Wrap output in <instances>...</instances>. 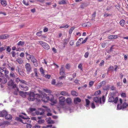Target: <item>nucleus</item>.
Returning <instances> with one entry per match:
<instances>
[{
    "instance_id": "42",
    "label": "nucleus",
    "mask_w": 128,
    "mask_h": 128,
    "mask_svg": "<svg viewBox=\"0 0 128 128\" xmlns=\"http://www.w3.org/2000/svg\"><path fill=\"white\" fill-rule=\"evenodd\" d=\"M10 76L11 77L14 78L15 77V75L12 72H11L10 74Z\"/></svg>"
},
{
    "instance_id": "56",
    "label": "nucleus",
    "mask_w": 128,
    "mask_h": 128,
    "mask_svg": "<svg viewBox=\"0 0 128 128\" xmlns=\"http://www.w3.org/2000/svg\"><path fill=\"white\" fill-rule=\"evenodd\" d=\"M86 23L87 27H89L91 26V24L90 22H88Z\"/></svg>"
},
{
    "instance_id": "52",
    "label": "nucleus",
    "mask_w": 128,
    "mask_h": 128,
    "mask_svg": "<svg viewBox=\"0 0 128 128\" xmlns=\"http://www.w3.org/2000/svg\"><path fill=\"white\" fill-rule=\"evenodd\" d=\"M121 96L123 98H125L126 96V94L124 93H122L121 94Z\"/></svg>"
},
{
    "instance_id": "38",
    "label": "nucleus",
    "mask_w": 128,
    "mask_h": 128,
    "mask_svg": "<svg viewBox=\"0 0 128 128\" xmlns=\"http://www.w3.org/2000/svg\"><path fill=\"white\" fill-rule=\"evenodd\" d=\"M101 94V91L100 90H98L94 94L95 96H97L100 94Z\"/></svg>"
},
{
    "instance_id": "7",
    "label": "nucleus",
    "mask_w": 128,
    "mask_h": 128,
    "mask_svg": "<svg viewBox=\"0 0 128 128\" xmlns=\"http://www.w3.org/2000/svg\"><path fill=\"white\" fill-rule=\"evenodd\" d=\"M49 99L50 100L52 103V104H56L57 102V100L56 99H54V97L53 95L50 94L49 95Z\"/></svg>"
},
{
    "instance_id": "2",
    "label": "nucleus",
    "mask_w": 128,
    "mask_h": 128,
    "mask_svg": "<svg viewBox=\"0 0 128 128\" xmlns=\"http://www.w3.org/2000/svg\"><path fill=\"white\" fill-rule=\"evenodd\" d=\"M36 95L38 96V99L42 100L43 101L45 102H46L49 99V96L47 95L45 93H43L40 95V94H37Z\"/></svg>"
},
{
    "instance_id": "29",
    "label": "nucleus",
    "mask_w": 128,
    "mask_h": 128,
    "mask_svg": "<svg viewBox=\"0 0 128 128\" xmlns=\"http://www.w3.org/2000/svg\"><path fill=\"white\" fill-rule=\"evenodd\" d=\"M75 27L74 26H72L71 27L69 30V34H71L73 30L74 29Z\"/></svg>"
},
{
    "instance_id": "26",
    "label": "nucleus",
    "mask_w": 128,
    "mask_h": 128,
    "mask_svg": "<svg viewBox=\"0 0 128 128\" xmlns=\"http://www.w3.org/2000/svg\"><path fill=\"white\" fill-rule=\"evenodd\" d=\"M14 83L12 80H10L8 83V85L9 86H12L14 85Z\"/></svg>"
},
{
    "instance_id": "63",
    "label": "nucleus",
    "mask_w": 128,
    "mask_h": 128,
    "mask_svg": "<svg viewBox=\"0 0 128 128\" xmlns=\"http://www.w3.org/2000/svg\"><path fill=\"white\" fill-rule=\"evenodd\" d=\"M28 88L27 86H25L24 88H22V90L25 91H26L28 90Z\"/></svg>"
},
{
    "instance_id": "58",
    "label": "nucleus",
    "mask_w": 128,
    "mask_h": 128,
    "mask_svg": "<svg viewBox=\"0 0 128 128\" xmlns=\"http://www.w3.org/2000/svg\"><path fill=\"white\" fill-rule=\"evenodd\" d=\"M117 86L118 87H119L120 88H121L122 85L121 84L120 82H118L117 83Z\"/></svg>"
},
{
    "instance_id": "47",
    "label": "nucleus",
    "mask_w": 128,
    "mask_h": 128,
    "mask_svg": "<svg viewBox=\"0 0 128 128\" xmlns=\"http://www.w3.org/2000/svg\"><path fill=\"white\" fill-rule=\"evenodd\" d=\"M114 68V67L112 66H110L108 69V70L110 71H112Z\"/></svg>"
},
{
    "instance_id": "12",
    "label": "nucleus",
    "mask_w": 128,
    "mask_h": 128,
    "mask_svg": "<svg viewBox=\"0 0 128 128\" xmlns=\"http://www.w3.org/2000/svg\"><path fill=\"white\" fill-rule=\"evenodd\" d=\"M9 37V35L7 34H2L0 35V40L6 39Z\"/></svg>"
},
{
    "instance_id": "51",
    "label": "nucleus",
    "mask_w": 128,
    "mask_h": 128,
    "mask_svg": "<svg viewBox=\"0 0 128 128\" xmlns=\"http://www.w3.org/2000/svg\"><path fill=\"white\" fill-rule=\"evenodd\" d=\"M112 15V14H105L104 15V17H106L108 16H111Z\"/></svg>"
},
{
    "instance_id": "20",
    "label": "nucleus",
    "mask_w": 128,
    "mask_h": 128,
    "mask_svg": "<svg viewBox=\"0 0 128 128\" xmlns=\"http://www.w3.org/2000/svg\"><path fill=\"white\" fill-rule=\"evenodd\" d=\"M66 102L68 104H70L72 102V99L70 98H67L66 100Z\"/></svg>"
},
{
    "instance_id": "4",
    "label": "nucleus",
    "mask_w": 128,
    "mask_h": 128,
    "mask_svg": "<svg viewBox=\"0 0 128 128\" xmlns=\"http://www.w3.org/2000/svg\"><path fill=\"white\" fill-rule=\"evenodd\" d=\"M40 45H41L46 50H48L50 48V47L48 44L42 41L38 42Z\"/></svg>"
},
{
    "instance_id": "49",
    "label": "nucleus",
    "mask_w": 128,
    "mask_h": 128,
    "mask_svg": "<svg viewBox=\"0 0 128 128\" xmlns=\"http://www.w3.org/2000/svg\"><path fill=\"white\" fill-rule=\"evenodd\" d=\"M43 76L45 77L46 78H48V79L50 78V76L48 74L46 75L44 74L43 75Z\"/></svg>"
},
{
    "instance_id": "5",
    "label": "nucleus",
    "mask_w": 128,
    "mask_h": 128,
    "mask_svg": "<svg viewBox=\"0 0 128 128\" xmlns=\"http://www.w3.org/2000/svg\"><path fill=\"white\" fill-rule=\"evenodd\" d=\"M118 100V98L116 97L114 98V96H111L108 99V101L109 102H114L115 104L117 103Z\"/></svg>"
},
{
    "instance_id": "6",
    "label": "nucleus",
    "mask_w": 128,
    "mask_h": 128,
    "mask_svg": "<svg viewBox=\"0 0 128 128\" xmlns=\"http://www.w3.org/2000/svg\"><path fill=\"white\" fill-rule=\"evenodd\" d=\"M25 68L28 74H29L32 71L31 66L29 63H26V64L25 65Z\"/></svg>"
},
{
    "instance_id": "45",
    "label": "nucleus",
    "mask_w": 128,
    "mask_h": 128,
    "mask_svg": "<svg viewBox=\"0 0 128 128\" xmlns=\"http://www.w3.org/2000/svg\"><path fill=\"white\" fill-rule=\"evenodd\" d=\"M29 110L30 112H31L35 111L36 109L35 108H30L29 109Z\"/></svg>"
},
{
    "instance_id": "37",
    "label": "nucleus",
    "mask_w": 128,
    "mask_h": 128,
    "mask_svg": "<svg viewBox=\"0 0 128 128\" xmlns=\"http://www.w3.org/2000/svg\"><path fill=\"white\" fill-rule=\"evenodd\" d=\"M66 2L65 0H62L60 1L59 2V4H66Z\"/></svg>"
},
{
    "instance_id": "14",
    "label": "nucleus",
    "mask_w": 128,
    "mask_h": 128,
    "mask_svg": "<svg viewBox=\"0 0 128 128\" xmlns=\"http://www.w3.org/2000/svg\"><path fill=\"white\" fill-rule=\"evenodd\" d=\"M81 101V100L79 98H75L74 100V103L75 104H77L78 102H80Z\"/></svg>"
},
{
    "instance_id": "3",
    "label": "nucleus",
    "mask_w": 128,
    "mask_h": 128,
    "mask_svg": "<svg viewBox=\"0 0 128 128\" xmlns=\"http://www.w3.org/2000/svg\"><path fill=\"white\" fill-rule=\"evenodd\" d=\"M93 100L96 103H98L99 102L100 104H104L105 101L106 99L104 96H102V98L101 97L99 98V97L96 96L94 97L93 98Z\"/></svg>"
},
{
    "instance_id": "13",
    "label": "nucleus",
    "mask_w": 128,
    "mask_h": 128,
    "mask_svg": "<svg viewBox=\"0 0 128 128\" xmlns=\"http://www.w3.org/2000/svg\"><path fill=\"white\" fill-rule=\"evenodd\" d=\"M5 116V118L6 119L8 120H12V117L10 114H8L7 113Z\"/></svg>"
},
{
    "instance_id": "41",
    "label": "nucleus",
    "mask_w": 128,
    "mask_h": 128,
    "mask_svg": "<svg viewBox=\"0 0 128 128\" xmlns=\"http://www.w3.org/2000/svg\"><path fill=\"white\" fill-rule=\"evenodd\" d=\"M20 82L22 84H24L26 85H28L27 82L24 80H20Z\"/></svg>"
},
{
    "instance_id": "8",
    "label": "nucleus",
    "mask_w": 128,
    "mask_h": 128,
    "mask_svg": "<svg viewBox=\"0 0 128 128\" xmlns=\"http://www.w3.org/2000/svg\"><path fill=\"white\" fill-rule=\"evenodd\" d=\"M60 104L61 105L63 106L65 104V98L63 96H62L59 98Z\"/></svg>"
},
{
    "instance_id": "23",
    "label": "nucleus",
    "mask_w": 128,
    "mask_h": 128,
    "mask_svg": "<svg viewBox=\"0 0 128 128\" xmlns=\"http://www.w3.org/2000/svg\"><path fill=\"white\" fill-rule=\"evenodd\" d=\"M16 61L20 64H22L23 62V60L21 58H19L16 60Z\"/></svg>"
},
{
    "instance_id": "50",
    "label": "nucleus",
    "mask_w": 128,
    "mask_h": 128,
    "mask_svg": "<svg viewBox=\"0 0 128 128\" xmlns=\"http://www.w3.org/2000/svg\"><path fill=\"white\" fill-rule=\"evenodd\" d=\"M47 121L48 124H54V122L53 120H47Z\"/></svg>"
},
{
    "instance_id": "59",
    "label": "nucleus",
    "mask_w": 128,
    "mask_h": 128,
    "mask_svg": "<svg viewBox=\"0 0 128 128\" xmlns=\"http://www.w3.org/2000/svg\"><path fill=\"white\" fill-rule=\"evenodd\" d=\"M96 12H94L92 14V19L93 20L94 19V18L96 16Z\"/></svg>"
},
{
    "instance_id": "16",
    "label": "nucleus",
    "mask_w": 128,
    "mask_h": 128,
    "mask_svg": "<svg viewBox=\"0 0 128 128\" xmlns=\"http://www.w3.org/2000/svg\"><path fill=\"white\" fill-rule=\"evenodd\" d=\"M42 117H38V118L39 120L38 121V123L39 124H42L44 123V120H42Z\"/></svg>"
},
{
    "instance_id": "62",
    "label": "nucleus",
    "mask_w": 128,
    "mask_h": 128,
    "mask_svg": "<svg viewBox=\"0 0 128 128\" xmlns=\"http://www.w3.org/2000/svg\"><path fill=\"white\" fill-rule=\"evenodd\" d=\"M5 49V47H0V52H2Z\"/></svg>"
},
{
    "instance_id": "61",
    "label": "nucleus",
    "mask_w": 128,
    "mask_h": 128,
    "mask_svg": "<svg viewBox=\"0 0 128 128\" xmlns=\"http://www.w3.org/2000/svg\"><path fill=\"white\" fill-rule=\"evenodd\" d=\"M88 38V37H87L84 40H83L82 42V44H84L86 42V41L87 40Z\"/></svg>"
},
{
    "instance_id": "24",
    "label": "nucleus",
    "mask_w": 128,
    "mask_h": 128,
    "mask_svg": "<svg viewBox=\"0 0 128 128\" xmlns=\"http://www.w3.org/2000/svg\"><path fill=\"white\" fill-rule=\"evenodd\" d=\"M26 59L28 60H29L30 59H31L32 58V56H31L30 55L28 54L27 52L26 53Z\"/></svg>"
},
{
    "instance_id": "33",
    "label": "nucleus",
    "mask_w": 128,
    "mask_h": 128,
    "mask_svg": "<svg viewBox=\"0 0 128 128\" xmlns=\"http://www.w3.org/2000/svg\"><path fill=\"white\" fill-rule=\"evenodd\" d=\"M16 119L18 120L19 121H20L23 124H27V123L26 122H24L20 118L18 117L16 118Z\"/></svg>"
},
{
    "instance_id": "40",
    "label": "nucleus",
    "mask_w": 128,
    "mask_h": 128,
    "mask_svg": "<svg viewBox=\"0 0 128 128\" xmlns=\"http://www.w3.org/2000/svg\"><path fill=\"white\" fill-rule=\"evenodd\" d=\"M0 71L2 72H3L4 71L6 70V68L5 67H0Z\"/></svg>"
},
{
    "instance_id": "1",
    "label": "nucleus",
    "mask_w": 128,
    "mask_h": 128,
    "mask_svg": "<svg viewBox=\"0 0 128 128\" xmlns=\"http://www.w3.org/2000/svg\"><path fill=\"white\" fill-rule=\"evenodd\" d=\"M36 94H35L33 92H28V99L30 101H34L36 99L37 102H40V99H38V96Z\"/></svg>"
},
{
    "instance_id": "44",
    "label": "nucleus",
    "mask_w": 128,
    "mask_h": 128,
    "mask_svg": "<svg viewBox=\"0 0 128 128\" xmlns=\"http://www.w3.org/2000/svg\"><path fill=\"white\" fill-rule=\"evenodd\" d=\"M44 91L45 92L48 93H50L51 92V90H49L47 89H44Z\"/></svg>"
},
{
    "instance_id": "11",
    "label": "nucleus",
    "mask_w": 128,
    "mask_h": 128,
    "mask_svg": "<svg viewBox=\"0 0 128 128\" xmlns=\"http://www.w3.org/2000/svg\"><path fill=\"white\" fill-rule=\"evenodd\" d=\"M68 42V41L67 39H65L64 41L63 45L61 47V49H63L64 48L66 45L67 44Z\"/></svg>"
},
{
    "instance_id": "18",
    "label": "nucleus",
    "mask_w": 128,
    "mask_h": 128,
    "mask_svg": "<svg viewBox=\"0 0 128 128\" xmlns=\"http://www.w3.org/2000/svg\"><path fill=\"white\" fill-rule=\"evenodd\" d=\"M7 114V112L5 111L0 112V117H3Z\"/></svg>"
},
{
    "instance_id": "64",
    "label": "nucleus",
    "mask_w": 128,
    "mask_h": 128,
    "mask_svg": "<svg viewBox=\"0 0 128 128\" xmlns=\"http://www.w3.org/2000/svg\"><path fill=\"white\" fill-rule=\"evenodd\" d=\"M32 126L31 124H27L26 125V128H31Z\"/></svg>"
},
{
    "instance_id": "31",
    "label": "nucleus",
    "mask_w": 128,
    "mask_h": 128,
    "mask_svg": "<svg viewBox=\"0 0 128 128\" xmlns=\"http://www.w3.org/2000/svg\"><path fill=\"white\" fill-rule=\"evenodd\" d=\"M44 110H42V112H40L37 111L36 112V114H40V115H42L44 114Z\"/></svg>"
},
{
    "instance_id": "43",
    "label": "nucleus",
    "mask_w": 128,
    "mask_h": 128,
    "mask_svg": "<svg viewBox=\"0 0 128 128\" xmlns=\"http://www.w3.org/2000/svg\"><path fill=\"white\" fill-rule=\"evenodd\" d=\"M40 72L42 74H43V75L44 74V71L43 70V68L42 67H41L40 69Z\"/></svg>"
},
{
    "instance_id": "21",
    "label": "nucleus",
    "mask_w": 128,
    "mask_h": 128,
    "mask_svg": "<svg viewBox=\"0 0 128 128\" xmlns=\"http://www.w3.org/2000/svg\"><path fill=\"white\" fill-rule=\"evenodd\" d=\"M60 94L63 96H69L68 92L66 91H62L61 92Z\"/></svg>"
},
{
    "instance_id": "35",
    "label": "nucleus",
    "mask_w": 128,
    "mask_h": 128,
    "mask_svg": "<svg viewBox=\"0 0 128 128\" xmlns=\"http://www.w3.org/2000/svg\"><path fill=\"white\" fill-rule=\"evenodd\" d=\"M86 107H88V106L89 105V104H90V101L88 100V99H86Z\"/></svg>"
},
{
    "instance_id": "17",
    "label": "nucleus",
    "mask_w": 128,
    "mask_h": 128,
    "mask_svg": "<svg viewBox=\"0 0 128 128\" xmlns=\"http://www.w3.org/2000/svg\"><path fill=\"white\" fill-rule=\"evenodd\" d=\"M83 39L82 38H81L78 40L76 43V46H78L82 44V41L83 40Z\"/></svg>"
},
{
    "instance_id": "25",
    "label": "nucleus",
    "mask_w": 128,
    "mask_h": 128,
    "mask_svg": "<svg viewBox=\"0 0 128 128\" xmlns=\"http://www.w3.org/2000/svg\"><path fill=\"white\" fill-rule=\"evenodd\" d=\"M0 3L2 6H6L7 5L6 1L5 0H2Z\"/></svg>"
},
{
    "instance_id": "55",
    "label": "nucleus",
    "mask_w": 128,
    "mask_h": 128,
    "mask_svg": "<svg viewBox=\"0 0 128 128\" xmlns=\"http://www.w3.org/2000/svg\"><path fill=\"white\" fill-rule=\"evenodd\" d=\"M11 54L13 57H14L16 55L15 52L14 51H12L11 52Z\"/></svg>"
},
{
    "instance_id": "39",
    "label": "nucleus",
    "mask_w": 128,
    "mask_h": 128,
    "mask_svg": "<svg viewBox=\"0 0 128 128\" xmlns=\"http://www.w3.org/2000/svg\"><path fill=\"white\" fill-rule=\"evenodd\" d=\"M42 31L38 32L36 33V35L38 36H40L42 35Z\"/></svg>"
},
{
    "instance_id": "46",
    "label": "nucleus",
    "mask_w": 128,
    "mask_h": 128,
    "mask_svg": "<svg viewBox=\"0 0 128 128\" xmlns=\"http://www.w3.org/2000/svg\"><path fill=\"white\" fill-rule=\"evenodd\" d=\"M69 27V26H68V24H66L64 26H61L60 27V28H68Z\"/></svg>"
},
{
    "instance_id": "48",
    "label": "nucleus",
    "mask_w": 128,
    "mask_h": 128,
    "mask_svg": "<svg viewBox=\"0 0 128 128\" xmlns=\"http://www.w3.org/2000/svg\"><path fill=\"white\" fill-rule=\"evenodd\" d=\"M78 68L80 69L81 70H82V64H79L78 66Z\"/></svg>"
},
{
    "instance_id": "19",
    "label": "nucleus",
    "mask_w": 128,
    "mask_h": 128,
    "mask_svg": "<svg viewBox=\"0 0 128 128\" xmlns=\"http://www.w3.org/2000/svg\"><path fill=\"white\" fill-rule=\"evenodd\" d=\"M27 92H22L20 93V95L22 97L24 98L26 96V94Z\"/></svg>"
},
{
    "instance_id": "30",
    "label": "nucleus",
    "mask_w": 128,
    "mask_h": 128,
    "mask_svg": "<svg viewBox=\"0 0 128 128\" xmlns=\"http://www.w3.org/2000/svg\"><path fill=\"white\" fill-rule=\"evenodd\" d=\"M125 22V20L122 19L120 20V25L122 26H124Z\"/></svg>"
},
{
    "instance_id": "34",
    "label": "nucleus",
    "mask_w": 128,
    "mask_h": 128,
    "mask_svg": "<svg viewBox=\"0 0 128 128\" xmlns=\"http://www.w3.org/2000/svg\"><path fill=\"white\" fill-rule=\"evenodd\" d=\"M87 5L86 4H82L80 6V7L82 8H84L87 6Z\"/></svg>"
},
{
    "instance_id": "22",
    "label": "nucleus",
    "mask_w": 128,
    "mask_h": 128,
    "mask_svg": "<svg viewBox=\"0 0 128 128\" xmlns=\"http://www.w3.org/2000/svg\"><path fill=\"white\" fill-rule=\"evenodd\" d=\"M71 94L73 96H77L78 94L74 90H72L71 91Z\"/></svg>"
},
{
    "instance_id": "53",
    "label": "nucleus",
    "mask_w": 128,
    "mask_h": 128,
    "mask_svg": "<svg viewBox=\"0 0 128 128\" xmlns=\"http://www.w3.org/2000/svg\"><path fill=\"white\" fill-rule=\"evenodd\" d=\"M88 55H89L88 52H87L85 53V54L84 55V56L85 58H88Z\"/></svg>"
},
{
    "instance_id": "9",
    "label": "nucleus",
    "mask_w": 128,
    "mask_h": 128,
    "mask_svg": "<svg viewBox=\"0 0 128 128\" xmlns=\"http://www.w3.org/2000/svg\"><path fill=\"white\" fill-rule=\"evenodd\" d=\"M30 60L31 62H33L35 66L36 67L38 66V63L37 60L35 58L34 56H32V58Z\"/></svg>"
},
{
    "instance_id": "32",
    "label": "nucleus",
    "mask_w": 128,
    "mask_h": 128,
    "mask_svg": "<svg viewBox=\"0 0 128 128\" xmlns=\"http://www.w3.org/2000/svg\"><path fill=\"white\" fill-rule=\"evenodd\" d=\"M94 83V81H90L89 83V87L90 88L92 87Z\"/></svg>"
},
{
    "instance_id": "10",
    "label": "nucleus",
    "mask_w": 128,
    "mask_h": 128,
    "mask_svg": "<svg viewBox=\"0 0 128 128\" xmlns=\"http://www.w3.org/2000/svg\"><path fill=\"white\" fill-rule=\"evenodd\" d=\"M64 66L63 65H62L61 67V68L60 70V74L61 76H65V70L64 68Z\"/></svg>"
},
{
    "instance_id": "36",
    "label": "nucleus",
    "mask_w": 128,
    "mask_h": 128,
    "mask_svg": "<svg viewBox=\"0 0 128 128\" xmlns=\"http://www.w3.org/2000/svg\"><path fill=\"white\" fill-rule=\"evenodd\" d=\"M20 117L24 119H26L29 118V117L28 116H23L22 115H20Z\"/></svg>"
},
{
    "instance_id": "27",
    "label": "nucleus",
    "mask_w": 128,
    "mask_h": 128,
    "mask_svg": "<svg viewBox=\"0 0 128 128\" xmlns=\"http://www.w3.org/2000/svg\"><path fill=\"white\" fill-rule=\"evenodd\" d=\"M122 107L123 108H125L128 107V104H127L126 102H124L122 104Z\"/></svg>"
},
{
    "instance_id": "57",
    "label": "nucleus",
    "mask_w": 128,
    "mask_h": 128,
    "mask_svg": "<svg viewBox=\"0 0 128 128\" xmlns=\"http://www.w3.org/2000/svg\"><path fill=\"white\" fill-rule=\"evenodd\" d=\"M70 67V66L69 64H66V69H69Z\"/></svg>"
},
{
    "instance_id": "28",
    "label": "nucleus",
    "mask_w": 128,
    "mask_h": 128,
    "mask_svg": "<svg viewBox=\"0 0 128 128\" xmlns=\"http://www.w3.org/2000/svg\"><path fill=\"white\" fill-rule=\"evenodd\" d=\"M24 42H22V41H20L17 44V45L18 46H22L24 45Z\"/></svg>"
},
{
    "instance_id": "15",
    "label": "nucleus",
    "mask_w": 128,
    "mask_h": 128,
    "mask_svg": "<svg viewBox=\"0 0 128 128\" xmlns=\"http://www.w3.org/2000/svg\"><path fill=\"white\" fill-rule=\"evenodd\" d=\"M117 38L118 36L116 35H111L108 37V38L110 40L115 39Z\"/></svg>"
},
{
    "instance_id": "54",
    "label": "nucleus",
    "mask_w": 128,
    "mask_h": 128,
    "mask_svg": "<svg viewBox=\"0 0 128 128\" xmlns=\"http://www.w3.org/2000/svg\"><path fill=\"white\" fill-rule=\"evenodd\" d=\"M117 108L118 110H120L122 108V106L121 104H118L117 106Z\"/></svg>"
},
{
    "instance_id": "60",
    "label": "nucleus",
    "mask_w": 128,
    "mask_h": 128,
    "mask_svg": "<svg viewBox=\"0 0 128 128\" xmlns=\"http://www.w3.org/2000/svg\"><path fill=\"white\" fill-rule=\"evenodd\" d=\"M104 60H102L101 63L100 64L99 66H103L104 65Z\"/></svg>"
}]
</instances>
